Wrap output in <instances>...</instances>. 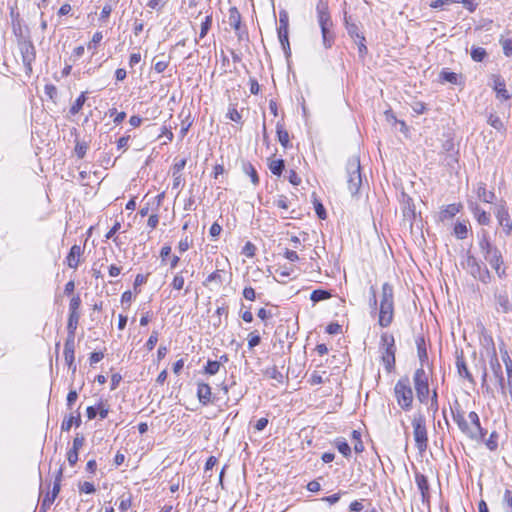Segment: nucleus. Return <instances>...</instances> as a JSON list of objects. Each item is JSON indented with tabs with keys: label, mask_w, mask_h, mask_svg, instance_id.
Returning a JSON list of instances; mask_svg holds the SVG:
<instances>
[{
	"label": "nucleus",
	"mask_w": 512,
	"mask_h": 512,
	"mask_svg": "<svg viewBox=\"0 0 512 512\" xmlns=\"http://www.w3.org/2000/svg\"><path fill=\"white\" fill-rule=\"evenodd\" d=\"M451 412L453 420L456 422L463 434H465L471 440H483L486 431L482 428L480 424V418L475 411H471L468 414L470 424L465 419V413L458 401H455L454 407L451 408Z\"/></svg>",
	"instance_id": "f257e3e1"
},
{
	"label": "nucleus",
	"mask_w": 512,
	"mask_h": 512,
	"mask_svg": "<svg viewBox=\"0 0 512 512\" xmlns=\"http://www.w3.org/2000/svg\"><path fill=\"white\" fill-rule=\"evenodd\" d=\"M394 317V292L393 287L389 283L382 285L380 308H379V325L388 327Z\"/></svg>",
	"instance_id": "f03ea898"
},
{
	"label": "nucleus",
	"mask_w": 512,
	"mask_h": 512,
	"mask_svg": "<svg viewBox=\"0 0 512 512\" xmlns=\"http://www.w3.org/2000/svg\"><path fill=\"white\" fill-rule=\"evenodd\" d=\"M413 436L415 445L420 453L428 448V432L426 427V418L421 413H415L412 418Z\"/></svg>",
	"instance_id": "7ed1b4c3"
},
{
	"label": "nucleus",
	"mask_w": 512,
	"mask_h": 512,
	"mask_svg": "<svg viewBox=\"0 0 512 512\" xmlns=\"http://www.w3.org/2000/svg\"><path fill=\"white\" fill-rule=\"evenodd\" d=\"M394 393L398 405L404 410L409 411L413 403V391L408 377L400 378L395 387Z\"/></svg>",
	"instance_id": "20e7f679"
},
{
	"label": "nucleus",
	"mask_w": 512,
	"mask_h": 512,
	"mask_svg": "<svg viewBox=\"0 0 512 512\" xmlns=\"http://www.w3.org/2000/svg\"><path fill=\"white\" fill-rule=\"evenodd\" d=\"M347 183L352 195H356L362 185L361 166L358 157H352L347 163Z\"/></svg>",
	"instance_id": "39448f33"
},
{
	"label": "nucleus",
	"mask_w": 512,
	"mask_h": 512,
	"mask_svg": "<svg viewBox=\"0 0 512 512\" xmlns=\"http://www.w3.org/2000/svg\"><path fill=\"white\" fill-rule=\"evenodd\" d=\"M416 395L421 403H427L429 396L428 375L423 367L418 368L413 377Z\"/></svg>",
	"instance_id": "423d86ee"
},
{
	"label": "nucleus",
	"mask_w": 512,
	"mask_h": 512,
	"mask_svg": "<svg viewBox=\"0 0 512 512\" xmlns=\"http://www.w3.org/2000/svg\"><path fill=\"white\" fill-rule=\"evenodd\" d=\"M288 26H289V18L288 13L286 11H281L279 13V27H278V38L285 53L286 58L290 57L291 49L288 38Z\"/></svg>",
	"instance_id": "0eeeda50"
},
{
	"label": "nucleus",
	"mask_w": 512,
	"mask_h": 512,
	"mask_svg": "<svg viewBox=\"0 0 512 512\" xmlns=\"http://www.w3.org/2000/svg\"><path fill=\"white\" fill-rule=\"evenodd\" d=\"M467 264L470 269V273L474 278L479 279L483 283L490 282L491 275L489 270L485 266L482 267L475 257L469 256Z\"/></svg>",
	"instance_id": "6e6552de"
},
{
	"label": "nucleus",
	"mask_w": 512,
	"mask_h": 512,
	"mask_svg": "<svg viewBox=\"0 0 512 512\" xmlns=\"http://www.w3.org/2000/svg\"><path fill=\"white\" fill-rule=\"evenodd\" d=\"M490 368L493 372V375L495 379L497 380L499 389L503 395L506 394V387H505V379L503 375L502 366L499 362V359L497 357L495 349H493V353L490 359Z\"/></svg>",
	"instance_id": "1a4fd4ad"
},
{
	"label": "nucleus",
	"mask_w": 512,
	"mask_h": 512,
	"mask_svg": "<svg viewBox=\"0 0 512 512\" xmlns=\"http://www.w3.org/2000/svg\"><path fill=\"white\" fill-rule=\"evenodd\" d=\"M64 358L65 362L68 365L69 369L74 374L76 372V365L74 363L75 360V336L67 335L65 344H64Z\"/></svg>",
	"instance_id": "9d476101"
},
{
	"label": "nucleus",
	"mask_w": 512,
	"mask_h": 512,
	"mask_svg": "<svg viewBox=\"0 0 512 512\" xmlns=\"http://www.w3.org/2000/svg\"><path fill=\"white\" fill-rule=\"evenodd\" d=\"M317 19L321 29L332 28L333 23L329 13L328 4L323 0L318 1L316 5Z\"/></svg>",
	"instance_id": "9b49d317"
},
{
	"label": "nucleus",
	"mask_w": 512,
	"mask_h": 512,
	"mask_svg": "<svg viewBox=\"0 0 512 512\" xmlns=\"http://www.w3.org/2000/svg\"><path fill=\"white\" fill-rule=\"evenodd\" d=\"M496 218L505 233L509 235L512 232V221L505 204H498L495 211Z\"/></svg>",
	"instance_id": "f8f14e48"
},
{
	"label": "nucleus",
	"mask_w": 512,
	"mask_h": 512,
	"mask_svg": "<svg viewBox=\"0 0 512 512\" xmlns=\"http://www.w3.org/2000/svg\"><path fill=\"white\" fill-rule=\"evenodd\" d=\"M485 260L491 265V267L495 270L497 275L501 278L505 276V268H502L503 259L501 252L497 250H493L492 252H489L488 255H485Z\"/></svg>",
	"instance_id": "ddd939ff"
},
{
	"label": "nucleus",
	"mask_w": 512,
	"mask_h": 512,
	"mask_svg": "<svg viewBox=\"0 0 512 512\" xmlns=\"http://www.w3.org/2000/svg\"><path fill=\"white\" fill-rule=\"evenodd\" d=\"M22 61L28 72L32 71V62L35 60V48L31 42L21 45Z\"/></svg>",
	"instance_id": "4468645a"
},
{
	"label": "nucleus",
	"mask_w": 512,
	"mask_h": 512,
	"mask_svg": "<svg viewBox=\"0 0 512 512\" xmlns=\"http://www.w3.org/2000/svg\"><path fill=\"white\" fill-rule=\"evenodd\" d=\"M493 82H494L493 88L496 91L497 98L502 99V100H508L511 98V94L506 89L505 80L501 76H499V75L493 76Z\"/></svg>",
	"instance_id": "2eb2a0df"
},
{
	"label": "nucleus",
	"mask_w": 512,
	"mask_h": 512,
	"mask_svg": "<svg viewBox=\"0 0 512 512\" xmlns=\"http://www.w3.org/2000/svg\"><path fill=\"white\" fill-rule=\"evenodd\" d=\"M83 248L80 245H73L66 257V263L70 268L76 269L80 263Z\"/></svg>",
	"instance_id": "dca6fc26"
},
{
	"label": "nucleus",
	"mask_w": 512,
	"mask_h": 512,
	"mask_svg": "<svg viewBox=\"0 0 512 512\" xmlns=\"http://www.w3.org/2000/svg\"><path fill=\"white\" fill-rule=\"evenodd\" d=\"M395 353L396 347H386L385 349H382L381 359L388 372H391L395 368Z\"/></svg>",
	"instance_id": "f3484780"
},
{
	"label": "nucleus",
	"mask_w": 512,
	"mask_h": 512,
	"mask_svg": "<svg viewBox=\"0 0 512 512\" xmlns=\"http://www.w3.org/2000/svg\"><path fill=\"white\" fill-rule=\"evenodd\" d=\"M415 482L417 484L419 491L421 492L422 501L424 502V501L428 500L430 494H429V483H428L427 477L419 472H416L415 473Z\"/></svg>",
	"instance_id": "a211bd4d"
},
{
	"label": "nucleus",
	"mask_w": 512,
	"mask_h": 512,
	"mask_svg": "<svg viewBox=\"0 0 512 512\" xmlns=\"http://www.w3.org/2000/svg\"><path fill=\"white\" fill-rule=\"evenodd\" d=\"M456 367H457V370H458V374L461 377H464L465 379H467L472 384L475 383L472 374L468 370V367L466 365L463 353L457 355V357H456Z\"/></svg>",
	"instance_id": "6ab92c4d"
},
{
	"label": "nucleus",
	"mask_w": 512,
	"mask_h": 512,
	"mask_svg": "<svg viewBox=\"0 0 512 512\" xmlns=\"http://www.w3.org/2000/svg\"><path fill=\"white\" fill-rule=\"evenodd\" d=\"M211 387L207 383H198L197 397L201 404L207 405L211 402Z\"/></svg>",
	"instance_id": "aec40b11"
},
{
	"label": "nucleus",
	"mask_w": 512,
	"mask_h": 512,
	"mask_svg": "<svg viewBox=\"0 0 512 512\" xmlns=\"http://www.w3.org/2000/svg\"><path fill=\"white\" fill-rule=\"evenodd\" d=\"M477 196L481 201L486 203H492L495 198L494 192L488 191L486 189V184L483 182L478 183Z\"/></svg>",
	"instance_id": "412c9836"
},
{
	"label": "nucleus",
	"mask_w": 512,
	"mask_h": 512,
	"mask_svg": "<svg viewBox=\"0 0 512 512\" xmlns=\"http://www.w3.org/2000/svg\"><path fill=\"white\" fill-rule=\"evenodd\" d=\"M73 425H75L76 427H79L81 425V416L79 412H77L76 415L70 414L68 417H66L62 421L61 430L69 431Z\"/></svg>",
	"instance_id": "4be33fe9"
},
{
	"label": "nucleus",
	"mask_w": 512,
	"mask_h": 512,
	"mask_svg": "<svg viewBox=\"0 0 512 512\" xmlns=\"http://www.w3.org/2000/svg\"><path fill=\"white\" fill-rule=\"evenodd\" d=\"M497 310L503 313H508L512 310L509 298L506 293L496 295Z\"/></svg>",
	"instance_id": "5701e85b"
},
{
	"label": "nucleus",
	"mask_w": 512,
	"mask_h": 512,
	"mask_svg": "<svg viewBox=\"0 0 512 512\" xmlns=\"http://www.w3.org/2000/svg\"><path fill=\"white\" fill-rule=\"evenodd\" d=\"M276 133L278 137V141L284 148H288L290 144V138L288 131L284 128V125L281 122H278L276 125Z\"/></svg>",
	"instance_id": "b1692460"
},
{
	"label": "nucleus",
	"mask_w": 512,
	"mask_h": 512,
	"mask_svg": "<svg viewBox=\"0 0 512 512\" xmlns=\"http://www.w3.org/2000/svg\"><path fill=\"white\" fill-rule=\"evenodd\" d=\"M264 375L269 379L275 380L278 384H282L284 382V375L275 365L267 367L264 370Z\"/></svg>",
	"instance_id": "393cba45"
},
{
	"label": "nucleus",
	"mask_w": 512,
	"mask_h": 512,
	"mask_svg": "<svg viewBox=\"0 0 512 512\" xmlns=\"http://www.w3.org/2000/svg\"><path fill=\"white\" fill-rule=\"evenodd\" d=\"M460 205L457 204H450L447 205L443 210L440 212V219L442 221L451 219L459 212Z\"/></svg>",
	"instance_id": "a878e982"
},
{
	"label": "nucleus",
	"mask_w": 512,
	"mask_h": 512,
	"mask_svg": "<svg viewBox=\"0 0 512 512\" xmlns=\"http://www.w3.org/2000/svg\"><path fill=\"white\" fill-rule=\"evenodd\" d=\"M79 319H80L79 313H69L68 323H67V332H68L67 335L75 336V331L77 329Z\"/></svg>",
	"instance_id": "bb28decb"
},
{
	"label": "nucleus",
	"mask_w": 512,
	"mask_h": 512,
	"mask_svg": "<svg viewBox=\"0 0 512 512\" xmlns=\"http://www.w3.org/2000/svg\"><path fill=\"white\" fill-rule=\"evenodd\" d=\"M321 34H322L323 46L326 49H330L334 44V40H335L334 33L331 31V28H325V29H321Z\"/></svg>",
	"instance_id": "cd10ccee"
},
{
	"label": "nucleus",
	"mask_w": 512,
	"mask_h": 512,
	"mask_svg": "<svg viewBox=\"0 0 512 512\" xmlns=\"http://www.w3.org/2000/svg\"><path fill=\"white\" fill-rule=\"evenodd\" d=\"M335 446L344 457L351 456V448L344 438H337L335 440Z\"/></svg>",
	"instance_id": "c85d7f7f"
},
{
	"label": "nucleus",
	"mask_w": 512,
	"mask_h": 512,
	"mask_svg": "<svg viewBox=\"0 0 512 512\" xmlns=\"http://www.w3.org/2000/svg\"><path fill=\"white\" fill-rule=\"evenodd\" d=\"M330 297H331V293L328 290H324V289L313 290L310 295V299L314 303L329 299Z\"/></svg>",
	"instance_id": "c756f323"
},
{
	"label": "nucleus",
	"mask_w": 512,
	"mask_h": 512,
	"mask_svg": "<svg viewBox=\"0 0 512 512\" xmlns=\"http://www.w3.org/2000/svg\"><path fill=\"white\" fill-rule=\"evenodd\" d=\"M285 168V162L282 159L271 160L269 162V169L272 174L280 176Z\"/></svg>",
	"instance_id": "7c9ffc66"
},
{
	"label": "nucleus",
	"mask_w": 512,
	"mask_h": 512,
	"mask_svg": "<svg viewBox=\"0 0 512 512\" xmlns=\"http://www.w3.org/2000/svg\"><path fill=\"white\" fill-rule=\"evenodd\" d=\"M86 93L85 92H82L80 94V96L75 100V102L73 103V105L71 106L69 112L71 115H76L77 113H79V111L82 109L83 105L85 104L86 102Z\"/></svg>",
	"instance_id": "2f4dec72"
},
{
	"label": "nucleus",
	"mask_w": 512,
	"mask_h": 512,
	"mask_svg": "<svg viewBox=\"0 0 512 512\" xmlns=\"http://www.w3.org/2000/svg\"><path fill=\"white\" fill-rule=\"evenodd\" d=\"M416 343H417L418 357L421 362V367H423V363L428 359L427 350L425 347V341L423 338H419V339H417Z\"/></svg>",
	"instance_id": "473e14b6"
},
{
	"label": "nucleus",
	"mask_w": 512,
	"mask_h": 512,
	"mask_svg": "<svg viewBox=\"0 0 512 512\" xmlns=\"http://www.w3.org/2000/svg\"><path fill=\"white\" fill-rule=\"evenodd\" d=\"M480 249L483 253V255H488L489 252H492L493 250H497L498 248L493 246L490 241L488 240L486 235H483L482 238L479 241Z\"/></svg>",
	"instance_id": "72a5a7b5"
},
{
	"label": "nucleus",
	"mask_w": 512,
	"mask_h": 512,
	"mask_svg": "<svg viewBox=\"0 0 512 512\" xmlns=\"http://www.w3.org/2000/svg\"><path fill=\"white\" fill-rule=\"evenodd\" d=\"M221 367V362L216 360H208L205 367L204 372L208 375H215L219 372Z\"/></svg>",
	"instance_id": "f704fd0d"
},
{
	"label": "nucleus",
	"mask_w": 512,
	"mask_h": 512,
	"mask_svg": "<svg viewBox=\"0 0 512 512\" xmlns=\"http://www.w3.org/2000/svg\"><path fill=\"white\" fill-rule=\"evenodd\" d=\"M470 55L475 62H482L487 57V52L482 47H472Z\"/></svg>",
	"instance_id": "c9c22d12"
},
{
	"label": "nucleus",
	"mask_w": 512,
	"mask_h": 512,
	"mask_svg": "<svg viewBox=\"0 0 512 512\" xmlns=\"http://www.w3.org/2000/svg\"><path fill=\"white\" fill-rule=\"evenodd\" d=\"M502 506L505 512H512V489L504 491Z\"/></svg>",
	"instance_id": "e433bc0d"
},
{
	"label": "nucleus",
	"mask_w": 512,
	"mask_h": 512,
	"mask_svg": "<svg viewBox=\"0 0 512 512\" xmlns=\"http://www.w3.org/2000/svg\"><path fill=\"white\" fill-rule=\"evenodd\" d=\"M474 214L477 218V221L481 225H488L490 222V215L485 212L484 210H481L479 207H475Z\"/></svg>",
	"instance_id": "4c0bfd02"
},
{
	"label": "nucleus",
	"mask_w": 512,
	"mask_h": 512,
	"mask_svg": "<svg viewBox=\"0 0 512 512\" xmlns=\"http://www.w3.org/2000/svg\"><path fill=\"white\" fill-rule=\"evenodd\" d=\"M440 80L443 82H449L451 84H457L458 75L454 72H449L447 70H442L440 73Z\"/></svg>",
	"instance_id": "58836bf2"
},
{
	"label": "nucleus",
	"mask_w": 512,
	"mask_h": 512,
	"mask_svg": "<svg viewBox=\"0 0 512 512\" xmlns=\"http://www.w3.org/2000/svg\"><path fill=\"white\" fill-rule=\"evenodd\" d=\"M244 171L247 175H249V177L251 178V182L254 185L259 184V177H258L257 171L252 164H250V163L245 164Z\"/></svg>",
	"instance_id": "ea45409f"
},
{
	"label": "nucleus",
	"mask_w": 512,
	"mask_h": 512,
	"mask_svg": "<svg viewBox=\"0 0 512 512\" xmlns=\"http://www.w3.org/2000/svg\"><path fill=\"white\" fill-rule=\"evenodd\" d=\"M212 26V15H207L201 23L199 38H204Z\"/></svg>",
	"instance_id": "a19ab883"
},
{
	"label": "nucleus",
	"mask_w": 512,
	"mask_h": 512,
	"mask_svg": "<svg viewBox=\"0 0 512 512\" xmlns=\"http://www.w3.org/2000/svg\"><path fill=\"white\" fill-rule=\"evenodd\" d=\"M468 228L465 223L458 222L454 227V234L458 239H465L467 237Z\"/></svg>",
	"instance_id": "79ce46f5"
},
{
	"label": "nucleus",
	"mask_w": 512,
	"mask_h": 512,
	"mask_svg": "<svg viewBox=\"0 0 512 512\" xmlns=\"http://www.w3.org/2000/svg\"><path fill=\"white\" fill-rule=\"evenodd\" d=\"M386 347H389V348L395 347V339L392 334L383 333L381 335V349H385Z\"/></svg>",
	"instance_id": "37998d69"
},
{
	"label": "nucleus",
	"mask_w": 512,
	"mask_h": 512,
	"mask_svg": "<svg viewBox=\"0 0 512 512\" xmlns=\"http://www.w3.org/2000/svg\"><path fill=\"white\" fill-rule=\"evenodd\" d=\"M55 499H56V497L52 496L50 494V492H47V494L45 495V497L43 498V500L41 502L39 512H46V510L48 508H50V506L53 504Z\"/></svg>",
	"instance_id": "c03bdc74"
},
{
	"label": "nucleus",
	"mask_w": 512,
	"mask_h": 512,
	"mask_svg": "<svg viewBox=\"0 0 512 512\" xmlns=\"http://www.w3.org/2000/svg\"><path fill=\"white\" fill-rule=\"evenodd\" d=\"M488 123L498 131H502L504 129L502 120L496 115L491 114L488 118Z\"/></svg>",
	"instance_id": "a18cd8bd"
},
{
	"label": "nucleus",
	"mask_w": 512,
	"mask_h": 512,
	"mask_svg": "<svg viewBox=\"0 0 512 512\" xmlns=\"http://www.w3.org/2000/svg\"><path fill=\"white\" fill-rule=\"evenodd\" d=\"M500 44L502 45L503 53L505 56H512V39H500Z\"/></svg>",
	"instance_id": "49530a36"
},
{
	"label": "nucleus",
	"mask_w": 512,
	"mask_h": 512,
	"mask_svg": "<svg viewBox=\"0 0 512 512\" xmlns=\"http://www.w3.org/2000/svg\"><path fill=\"white\" fill-rule=\"evenodd\" d=\"M230 12V25L235 30H238L240 28V14L235 8L232 9Z\"/></svg>",
	"instance_id": "de8ad7c7"
},
{
	"label": "nucleus",
	"mask_w": 512,
	"mask_h": 512,
	"mask_svg": "<svg viewBox=\"0 0 512 512\" xmlns=\"http://www.w3.org/2000/svg\"><path fill=\"white\" fill-rule=\"evenodd\" d=\"M183 271H181L180 273H177L175 276H174V279L171 283V286L173 287V289L175 290H181L183 289L184 287V277H183Z\"/></svg>",
	"instance_id": "09e8293b"
},
{
	"label": "nucleus",
	"mask_w": 512,
	"mask_h": 512,
	"mask_svg": "<svg viewBox=\"0 0 512 512\" xmlns=\"http://www.w3.org/2000/svg\"><path fill=\"white\" fill-rule=\"evenodd\" d=\"M486 446L490 451H495L498 447V435L496 432H492L490 437L486 441Z\"/></svg>",
	"instance_id": "8fccbe9b"
},
{
	"label": "nucleus",
	"mask_w": 512,
	"mask_h": 512,
	"mask_svg": "<svg viewBox=\"0 0 512 512\" xmlns=\"http://www.w3.org/2000/svg\"><path fill=\"white\" fill-rule=\"evenodd\" d=\"M227 117L231 121H234L236 123H240L241 119H242V116H241L240 112H238V110L235 107H233V106L229 107L228 112H227Z\"/></svg>",
	"instance_id": "3c124183"
},
{
	"label": "nucleus",
	"mask_w": 512,
	"mask_h": 512,
	"mask_svg": "<svg viewBox=\"0 0 512 512\" xmlns=\"http://www.w3.org/2000/svg\"><path fill=\"white\" fill-rule=\"evenodd\" d=\"M102 39H103V34H102V32H99V31H98V32L94 33V35H93V37H92L91 41H90V42L88 43V45H87V48H88L89 50H95V49H96V47H97V45L101 42V40H102Z\"/></svg>",
	"instance_id": "603ef678"
},
{
	"label": "nucleus",
	"mask_w": 512,
	"mask_h": 512,
	"mask_svg": "<svg viewBox=\"0 0 512 512\" xmlns=\"http://www.w3.org/2000/svg\"><path fill=\"white\" fill-rule=\"evenodd\" d=\"M80 305L81 299L79 295L73 296L69 303V313H78Z\"/></svg>",
	"instance_id": "864d4df0"
},
{
	"label": "nucleus",
	"mask_w": 512,
	"mask_h": 512,
	"mask_svg": "<svg viewBox=\"0 0 512 512\" xmlns=\"http://www.w3.org/2000/svg\"><path fill=\"white\" fill-rule=\"evenodd\" d=\"M261 342V337L256 332H251L248 336V347L253 349Z\"/></svg>",
	"instance_id": "5fc2aeb1"
},
{
	"label": "nucleus",
	"mask_w": 512,
	"mask_h": 512,
	"mask_svg": "<svg viewBox=\"0 0 512 512\" xmlns=\"http://www.w3.org/2000/svg\"><path fill=\"white\" fill-rule=\"evenodd\" d=\"M79 491L86 494H92L96 491L95 486L91 482L79 483Z\"/></svg>",
	"instance_id": "6e6d98bb"
},
{
	"label": "nucleus",
	"mask_w": 512,
	"mask_h": 512,
	"mask_svg": "<svg viewBox=\"0 0 512 512\" xmlns=\"http://www.w3.org/2000/svg\"><path fill=\"white\" fill-rule=\"evenodd\" d=\"M274 204L280 208V209H283V210H287L289 208V201H288V198L284 195H279L275 201H274Z\"/></svg>",
	"instance_id": "4d7b16f0"
},
{
	"label": "nucleus",
	"mask_w": 512,
	"mask_h": 512,
	"mask_svg": "<svg viewBox=\"0 0 512 512\" xmlns=\"http://www.w3.org/2000/svg\"><path fill=\"white\" fill-rule=\"evenodd\" d=\"M157 342H158V332L153 331L151 333L150 337L148 338L145 346L149 351H152L154 349L155 345L157 344Z\"/></svg>",
	"instance_id": "13d9d810"
},
{
	"label": "nucleus",
	"mask_w": 512,
	"mask_h": 512,
	"mask_svg": "<svg viewBox=\"0 0 512 512\" xmlns=\"http://www.w3.org/2000/svg\"><path fill=\"white\" fill-rule=\"evenodd\" d=\"M131 507V497L122 495L120 498L119 509L121 512L127 511Z\"/></svg>",
	"instance_id": "bf43d9fd"
},
{
	"label": "nucleus",
	"mask_w": 512,
	"mask_h": 512,
	"mask_svg": "<svg viewBox=\"0 0 512 512\" xmlns=\"http://www.w3.org/2000/svg\"><path fill=\"white\" fill-rule=\"evenodd\" d=\"M88 149V145L85 142H77L75 146V153L79 158H83Z\"/></svg>",
	"instance_id": "052dcab7"
},
{
	"label": "nucleus",
	"mask_w": 512,
	"mask_h": 512,
	"mask_svg": "<svg viewBox=\"0 0 512 512\" xmlns=\"http://www.w3.org/2000/svg\"><path fill=\"white\" fill-rule=\"evenodd\" d=\"M221 272L222 271L220 270L214 271L207 277L206 282H217L218 284H222L224 280L222 278Z\"/></svg>",
	"instance_id": "680f3d73"
},
{
	"label": "nucleus",
	"mask_w": 512,
	"mask_h": 512,
	"mask_svg": "<svg viewBox=\"0 0 512 512\" xmlns=\"http://www.w3.org/2000/svg\"><path fill=\"white\" fill-rule=\"evenodd\" d=\"M347 32L352 38L361 39V34L359 33V29L356 24H348L347 23Z\"/></svg>",
	"instance_id": "e2e57ef3"
},
{
	"label": "nucleus",
	"mask_w": 512,
	"mask_h": 512,
	"mask_svg": "<svg viewBox=\"0 0 512 512\" xmlns=\"http://www.w3.org/2000/svg\"><path fill=\"white\" fill-rule=\"evenodd\" d=\"M97 412L100 416L101 419H105L107 418L108 414H109V408L106 404H104L102 401L99 402V404L97 405Z\"/></svg>",
	"instance_id": "0e129e2a"
},
{
	"label": "nucleus",
	"mask_w": 512,
	"mask_h": 512,
	"mask_svg": "<svg viewBox=\"0 0 512 512\" xmlns=\"http://www.w3.org/2000/svg\"><path fill=\"white\" fill-rule=\"evenodd\" d=\"M78 450L70 449L67 453V460L71 466H74L78 461Z\"/></svg>",
	"instance_id": "69168bd1"
},
{
	"label": "nucleus",
	"mask_w": 512,
	"mask_h": 512,
	"mask_svg": "<svg viewBox=\"0 0 512 512\" xmlns=\"http://www.w3.org/2000/svg\"><path fill=\"white\" fill-rule=\"evenodd\" d=\"M288 180L292 185H299L301 183V178L298 176L295 170L288 171Z\"/></svg>",
	"instance_id": "338daca9"
},
{
	"label": "nucleus",
	"mask_w": 512,
	"mask_h": 512,
	"mask_svg": "<svg viewBox=\"0 0 512 512\" xmlns=\"http://www.w3.org/2000/svg\"><path fill=\"white\" fill-rule=\"evenodd\" d=\"M169 65V61L168 60H159L157 61L155 64H154V70L157 72V73H162L166 70V68L168 67Z\"/></svg>",
	"instance_id": "774afa93"
}]
</instances>
